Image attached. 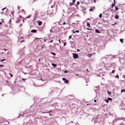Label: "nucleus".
<instances>
[{"label":"nucleus","mask_w":125,"mask_h":125,"mask_svg":"<svg viewBox=\"0 0 125 125\" xmlns=\"http://www.w3.org/2000/svg\"><path fill=\"white\" fill-rule=\"evenodd\" d=\"M73 58L75 59L78 57V55L77 54L74 53L73 54Z\"/></svg>","instance_id":"obj_1"},{"label":"nucleus","mask_w":125,"mask_h":125,"mask_svg":"<svg viewBox=\"0 0 125 125\" xmlns=\"http://www.w3.org/2000/svg\"><path fill=\"white\" fill-rule=\"evenodd\" d=\"M62 80L64 81L65 82V83H68L69 82V81H68L65 78H62Z\"/></svg>","instance_id":"obj_2"},{"label":"nucleus","mask_w":125,"mask_h":125,"mask_svg":"<svg viewBox=\"0 0 125 125\" xmlns=\"http://www.w3.org/2000/svg\"><path fill=\"white\" fill-rule=\"evenodd\" d=\"M94 9H95V7H93L92 8H91L90 9L89 11H92Z\"/></svg>","instance_id":"obj_3"},{"label":"nucleus","mask_w":125,"mask_h":125,"mask_svg":"<svg viewBox=\"0 0 125 125\" xmlns=\"http://www.w3.org/2000/svg\"><path fill=\"white\" fill-rule=\"evenodd\" d=\"M37 31L35 30H33L31 31V32L33 33H35Z\"/></svg>","instance_id":"obj_4"},{"label":"nucleus","mask_w":125,"mask_h":125,"mask_svg":"<svg viewBox=\"0 0 125 125\" xmlns=\"http://www.w3.org/2000/svg\"><path fill=\"white\" fill-rule=\"evenodd\" d=\"M74 3L72 2V3H70L69 5L70 6H72V5H74Z\"/></svg>","instance_id":"obj_5"},{"label":"nucleus","mask_w":125,"mask_h":125,"mask_svg":"<svg viewBox=\"0 0 125 125\" xmlns=\"http://www.w3.org/2000/svg\"><path fill=\"white\" fill-rule=\"evenodd\" d=\"M42 22L41 21H40L38 23V24L39 25H42Z\"/></svg>","instance_id":"obj_6"},{"label":"nucleus","mask_w":125,"mask_h":125,"mask_svg":"<svg viewBox=\"0 0 125 125\" xmlns=\"http://www.w3.org/2000/svg\"><path fill=\"white\" fill-rule=\"evenodd\" d=\"M95 31H96L95 32L96 33H100V31H99L97 29H96L95 30Z\"/></svg>","instance_id":"obj_7"},{"label":"nucleus","mask_w":125,"mask_h":125,"mask_svg":"<svg viewBox=\"0 0 125 125\" xmlns=\"http://www.w3.org/2000/svg\"><path fill=\"white\" fill-rule=\"evenodd\" d=\"M87 26L89 28H90V24L88 23L87 22Z\"/></svg>","instance_id":"obj_8"},{"label":"nucleus","mask_w":125,"mask_h":125,"mask_svg":"<svg viewBox=\"0 0 125 125\" xmlns=\"http://www.w3.org/2000/svg\"><path fill=\"white\" fill-rule=\"evenodd\" d=\"M119 18L118 16L117 15H116L115 16V18L116 19H118Z\"/></svg>","instance_id":"obj_9"},{"label":"nucleus","mask_w":125,"mask_h":125,"mask_svg":"<svg viewBox=\"0 0 125 125\" xmlns=\"http://www.w3.org/2000/svg\"><path fill=\"white\" fill-rule=\"evenodd\" d=\"M52 65L54 67H56V65L54 63H52Z\"/></svg>","instance_id":"obj_10"},{"label":"nucleus","mask_w":125,"mask_h":125,"mask_svg":"<svg viewBox=\"0 0 125 125\" xmlns=\"http://www.w3.org/2000/svg\"><path fill=\"white\" fill-rule=\"evenodd\" d=\"M79 32V31L78 30H76L75 31H73V33H75V32Z\"/></svg>","instance_id":"obj_11"},{"label":"nucleus","mask_w":125,"mask_h":125,"mask_svg":"<svg viewBox=\"0 0 125 125\" xmlns=\"http://www.w3.org/2000/svg\"><path fill=\"white\" fill-rule=\"evenodd\" d=\"M115 9L116 11L118 9V8H117L116 6L115 7Z\"/></svg>","instance_id":"obj_12"},{"label":"nucleus","mask_w":125,"mask_h":125,"mask_svg":"<svg viewBox=\"0 0 125 125\" xmlns=\"http://www.w3.org/2000/svg\"><path fill=\"white\" fill-rule=\"evenodd\" d=\"M102 16V14L101 13L100 14V15L99 16V17L100 18H101Z\"/></svg>","instance_id":"obj_13"},{"label":"nucleus","mask_w":125,"mask_h":125,"mask_svg":"<svg viewBox=\"0 0 125 125\" xmlns=\"http://www.w3.org/2000/svg\"><path fill=\"white\" fill-rule=\"evenodd\" d=\"M93 53L92 54H89L88 55V56L89 57H90L92 55Z\"/></svg>","instance_id":"obj_14"},{"label":"nucleus","mask_w":125,"mask_h":125,"mask_svg":"<svg viewBox=\"0 0 125 125\" xmlns=\"http://www.w3.org/2000/svg\"><path fill=\"white\" fill-rule=\"evenodd\" d=\"M107 93L109 95H110L111 94V93L110 92H109L108 91H107Z\"/></svg>","instance_id":"obj_15"},{"label":"nucleus","mask_w":125,"mask_h":125,"mask_svg":"<svg viewBox=\"0 0 125 125\" xmlns=\"http://www.w3.org/2000/svg\"><path fill=\"white\" fill-rule=\"evenodd\" d=\"M108 100L109 101H111L112 100V98H108Z\"/></svg>","instance_id":"obj_16"},{"label":"nucleus","mask_w":125,"mask_h":125,"mask_svg":"<svg viewBox=\"0 0 125 125\" xmlns=\"http://www.w3.org/2000/svg\"><path fill=\"white\" fill-rule=\"evenodd\" d=\"M121 92H125V89H124V90H123V89L121 90Z\"/></svg>","instance_id":"obj_17"},{"label":"nucleus","mask_w":125,"mask_h":125,"mask_svg":"<svg viewBox=\"0 0 125 125\" xmlns=\"http://www.w3.org/2000/svg\"><path fill=\"white\" fill-rule=\"evenodd\" d=\"M120 41L122 43L123 42V40L122 39H121L120 40Z\"/></svg>","instance_id":"obj_18"},{"label":"nucleus","mask_w":125,"mask_h":125,"mask_svg":"<svg viewBox=\"0 0 125 125\" xmlns=\"http://www.w3.org/2000/svg\"><path fill=\"white\" fill-rule=\"evenodd\" d=\"M51 53L53 55H55V53H53L52 52H51Z\"/></svg>","instance_id":"obj_19"},{"label":"nucleus","mask_w":125,"mask_h":125,"mask_svg":"<svg viewBox=\"0 0 125 125\" xmlns=\"http://www.w3.org/2000/svg\"><path fill=\"white\" fill-rule=\"evenodd\" d=\"M115 5V3L113 4L112 5V6L111 7L113 8V6H114Z\"/></svg>","instance_id":"obj_20"},{"label":"nucleus","mask_w":125,"mask_h":125,"mask_svg":"<svg viewBox=\"0 0 125 125\" xmlns=\"http://www.w3.org/2000/svg\"><path fill=\"white\" fill-rule=\"evenodd\" d=\"M6 60V59H3V60H0V61H1V62H3V61H5Z\"/></svg>","instance_id":"obj_21"},{"label":"nucleus","mask_w":125,"mask_h":125,"mask_svg":"<svg viewBox=\"0 0 125 125\" xmlns=\"http://www.w3.org/2000/svg\"><path fill=\"white\" fill-rule=\"evenodd\" d=\"M80 3V2L79 1H78L77 2V4H76V5H78Z\"/></svg>","instance_id":"obj_22"},{"label":"nucleus","mask_w":125,"mask_h":125,"mask_svg":"<svg viewBox=\"0 0 125 125\" xmlns=\"http://www.w3.org/2000/svg\"><path fill=\"white\" fill-rule=\"evenodd\" d=\"M75 2V0H73V2L74 3Z\"/></svg>","instance_id":"obj_23"},{"label":"nucleus","mask_w":125,"mask_h":125,"mask_svg":"<svg viewBox=\"0 0 125 125\" xmlns=\"http://www.w3.org/2000/svg\"><path fill=\"white\" fill-rule=\"evenodd\" d=\"M9 74L10 75L11 77H12L13 76V75L12 74L10 73H9Z\"/></svg>","instance_id":"obj_24"},{"label":"nucleus","mask_w":125,"mask_h":125,"mask_svg":"<svg viewBox=\"0 0 125 125\" xmlns=\"http://www.w3.org/2000/svg\"><path fill=\"white\" fill-rule=\"evenodd\" d=\"M66 42L64 43L63 44V46H65L66 45Z\"/></svg>","instance_id":"obj_25"},{"label":"nucleus","mask_w":125,"mask_h":125,"mask_svg":"<svg viewBox=\"0 0 125 125\" xmlns=\"http://www.w3.org/2000/svg\"><path fill=\"white\" fill-rule=\"evenodd\" d=\"M105 101L107 103L109 102V101L108 100H106Z\"/></svg>","instance_id":"obj_26"},{"label":"nucleus","mask_w":125,"mask_h":125,"mask_svg":"<svg viewBox=\"0 0 125 125\" xmlns=\"http://www.w3.org/2000/svg\"><path fill=\"white\" fill-rule=\"evenodd\" d=\"M119 77V76L118 75H117L116 76V77L117 78H118Z\"/></svg>","instance_id":"obj_27"},{"label":"nucleus","mask_w":125,"mask_h":125,"mask_svg":"<svg viewBox=\"0 0 125 125\" xmlns=\"http://www.w3.org/2000/svg\"><path fill=\"white\" fill-rule=\"evenodd\" d=\"M0 67H4V66L0 64Z\"/></svg>","instance_id":"obj_28"},{"label":"nucleus","mask_w":125,"mask_h":125,"mask_svg":"<svg viewBox=\"0 0 125 125\" xmlns=\"http://www.w3.org/2000/svg\"><path fill=\"white\" fill-rule=\"evenodd\" d=\"M115 70H113L112 71V73H113L114 72H115Z\"/></svg>","instance_id":"obj_29"},{"label":"nucleus","mask_w":125,"mask_h":125,"mask_svg":"<svg viewBox=\"0 0 125 125\" xmlns=\"http://www.w3.org/2000/svg\"><path fill=\"white\" fill-rule=\"evenodd\" d=\"M67 70H65V71L64 72V73H67Z\"/></svg>","instance_id":"obj_30"},{"label":"nucleus","mask_w":125,"mask_h":125,"mask_svg":"<svg viewBox=\"0 0 125 125\" xmlns=\"http://www.w3.org/2000/svg\"><path fill=\"white\" fill-rule=\"evenodd\" d=\"M22 80L23 81H25V79H24L23 78H22Z\"/></svg>","instance_id":"obj_31"},{"label":"nucleus","mask_w":125,"mask_h":125,"mask_svg":"<svg viewBox=\"0 0 125 125\" xmlns=\"http://www.w3.org/2000/svg\"><path fill=\"white\" fill-rule=\"evenodd\" d=\"M6 7H4V8H3L2 9V10H3L4 9H6Z\"/></svg>","instance_id":"obj_32"},{"label":"nucleus","mask_w":125,"mask_h":125,"mask_svg":"<svg viewBox=\"0 0 125 125\" xmlns=\"http://www.w3.org/2000/svg\"><path fill=\"white\" fill-rule=\"evenodd\" d=\"M63 25H65L66 24V23H65V22H64L63 23Z\"/></svg>","instance_id":"obj_33"},{"label":"nucleus","mask_w":125,"mask_h":125,"mask_svg":"<svg viewBox=\"0 0 125 125\" xmlns=\"http://www.w3.org/2000/svg\"><path fill=\"white\" fill-rule=\"evenodd\" d=\"M30 17V15H29V16H28V17H26V18H28L29 17Z\"/></svg>","instance_id":"obj_34"},{"label":"nucleus","mask_w":125,"mask_h":125,"mask_svg":"<svg viewBox=\"0 0 125 125\" xmlns=\"http://www.w3.org/2000/svg\"><path fill=\"white\" fill-rule=\"evenodd\" d=\"M71 36H69V39H70V38H71Z\"/></svg>","instance_id":"obj_35"},{"label":"nucleus","mask_w":125,"mask_h":125,"mask_svg":"<svg viewBox=\"0 0 125 125\" xmlns=\"http://www.w3.org/2000/svg\"><path fill=\"white\" fill-rule=\"evenodd\" d=\"M59 42H60V43H61V42H60V39H59Z\"/></svg>","instance_id":"obj_36"},{"label":"nucleus","mask_w":125,"mask_h":125,"mask_svg":"<svg viewBox=\"0 0 125 125\" xmlns=\"http://www.w3.org/2000/svg\"><path fill=\"white\" fill-rule=\"evenodd\" d=\"M87 30H91V29H89V28H87Z\"/></svg>","instance_id":"obj_37"},{"label":"nucleus","mask_w":125,"mask_h":125,"mask_svg":"<svg viewBox=\"0 0 125 125\" xmlns=\"http://www.w3.org/2000/svg\"><path fill=\"white\" fill-rule=\"evenodd\" d=\"M94 102H96V100H94Z\"/></svg>","instance_id":"obj_38"},{"label":"nucleus","mask_w":125,"mask_h":125,"mask_svg":"<svg viewBox=\"0 0 125 125\" xmlns=\"http://www.w3.org/2000/svg\"><path fill=\"white\" fill-rule=\"evenodd\" d=\"M44 42H45L46 41V39H44Z\"/></svg>","instance_id":"obj_39"},{"label":"nucleus","mask_w":125,"mask_h":125,"mask_svg":"<svg viewBox=\"0 0 125 125\" xmlns=\"http://www.w3.org/2000/svg\"><path fill=\"white\" fill-rule=\"evenodd\" d=\"M77 51H80V50L79 49H77Z\"/></svg>","instance_id":"obj_40"},{"label":"nucleus","mask_w":125,"mask_h":125,"mask_svg":"<svg viewBox=\"0 0 125 125\" xmlns=\"http://www.w3.org/2000/svg\"><path fill=\"white\" fill-rule=\"evenodd\" d=\"M94 2L95 3L96 2V1H95V0H94Z\"/></svg>","instance_id":"obj_41"},{"label":"nucleus","mask_w":125,"mask_h":125,"mask_svg":"<svg viewBox=\"0 0 125 125\" xmlns=\"http://www.w3.org/2000/svg\"><path fill=\"white\" fill-rule=\"evenodd\" d=\"M3 50H5V51H6V49H3Z\"/></svg>","instance_id":"obj_42"},{"label":"nucleus","mask_w":125,"mask_h":125,"mask_svg":"<svg viewBox=\"0 0 125 125\" xmlns=\"http://www.w3.org/2000/svg\"><path fill=\"white\" fill-rule=\"evenodd\" d=\"M24 40H22V41L21 42H24Z\"/></svg>","instance_id":"obj_43"},{"label":"nucleus","mask_w":125,"mask_h":125,"mask_svg":"<svg viewBox=\"0 0 125 125\" xmlns=\"http://www.w3.org/2000/svg\"><path fill=\"white\" fill-rule=\"evenodd\" d=\"M2 24V23H1V22H0V24L1 25Z\"/></svg>","instance_id":"obj_44"},{"label":"nucleus","mask_w":125,"mask_h":125,"mask_svg":"<svg viewBox=\"0 0 125 125\" xmlns=\"http://www.w3.org/2000/svg\"><path fill=\"white\" fill-rule=\"evenodd\" d=\"M40 79L42 81H43V80L41 78Z\"/></svg>","instance_id":"obj_45"},{"label":"nucleus","mask_w":125,"mask_h":125,"mask_svg":"<svg viewBox=\"0 0 125 125\" xmlns=\"http://www.w3.org/2000/svg\"><path fill=\"white\" fill-rule=\"evenodd\" d=\"M114 0V3H115V0Z\"/></svg>","instance_id":"obj_46"},{"label":"nucleus","mask_w":125,"mask_h":125,"mask_svg":"<svg viewBox=\"0 0 125 125\" xmlns=\"http://www.w3.org/2000/svg\"><path fill=\"white\" fill-rule=\"evenodd\" d=\"M39 61L40 62V58L39 59Z\"/></svg>","instance_id":"obj_47"},{"label":"nucleus","mask_w":125,"mask_h":125,"mask_svg":"<svg viewBox=\"0 0 125 125\" xmlns=\"http://www.w3.org/2000/svg\"><path fill=\"white\" fill-rule=\"evenodd\" d=\"M52 40L50 41V42H52Z\"/></svg>","instance_id":"obj_48"},{"label":"nucleus","mask_w":125,"mask_h":125,"mask_svg":"<svg viewBox=\"0 0 125 125\" xmlns=\"http://www.w3.org/2000/svg\"><path fill=\"white\" fill-rule=\"evenodd\" d=\"M50 32L51 31V30H50Z\"/></svg>","instance_id":"obj_49"},{"label":"nucleus","mask_w":125,"mask_h":125,"mask_svg":"<svg viewBox=\"0 0 125 125\" xmlns=\"http://www.w3.org/2000/svg\"><path fill=\"white\" fill-rule=\"evenodd\" d=\"M124 78H125V76H124Z\"/></svg>","instance_id":"obj_50"},{"label":"nucleus","mask_w":125,"mask_h":125,"mask_svg":"<svg viewBox=\"0 0 125 125\" xmlns=\"http://www.w3.org/2000/svg\"><path fill=\"white\" fill-rule=\"evenodd\" d=\"M1 22H3V21H1Z\"/></svg>","instance_id":"obj_51"},{"label":"nucleus","mask_w":125,"mask_h":125,"mask_svg":"<svg viewBox=\"0 0 125 125\" xmlns=\"http://www.w3.org/2000/svg\"><path fill=\"white\" fill-rule=\"evenodd\" d=\"M78 75L77 74V75Z\"/></svg>","instance_id":"obj_52"},{"label":"nucleus","mask_w":125,"mask_h":125,"mask_svg":"<svg viewBox=\"0 0 125 125\" xmlns=\"http://www.w3.org/2000/svg\"><path fill=\"white\" fill-rule=\"evenodd\" d=\"M8 82V81H7V82Z\"/></svg>","instance_id":"obj_53"},{"label":"nucleus","mask_w":125,"mask_h":125,"mask_svg":"<svg viewBox=\"0 0 125 125\" xmlns=\"http://www.w3.org/2000/svg\"><path fill=\"white\" fill-rule=\"evenodd\" d=\"M87 71H88V69H87Z\"/></svg>","instance_id":"obj_54"}]
</instances>
